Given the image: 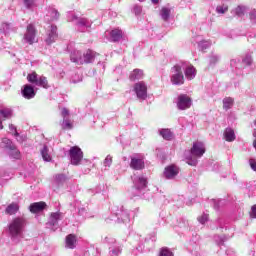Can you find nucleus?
<instances>
[{
    "instance_id": "1",
    "label": "nucleus",
    "mask_w": 256,
    "mask_h": 256,
    "mask_svg": "<svg viewBox=\"0 0 256 256\" xmlns=\"http://www.w3.org/2000/svg\"><path fill=\"white\" fill-rule=\"evenodd\" d=\"M27 225V219L24 217H15L8 225L9 234L12 237H19L23 234V229Z\"/></svg>"
},
{
    "instance_id": "2",
    "label": "nucleus",
    "mask_w": 256,
    "mask_h": 256,
    "mask_svg": "<svg viewBox=\"0 0 256 256\" xmlns=\"http://www.w3.org/2000/svg\"><path fill=\"white\" fill-rule=\"evenodd\" d=\"M69 156L71 165H81L83 161V150L79 146H72L69 150Z\"/></svg>"
},
{
    "instance_id": "3",
    "label": "nucleus",
    "mask_w": 256,
    "mask_h": 256,
    "mask_svg": "<svg viewBox=\"0 0 256 256\" xmlns=\"http://www.w3.org/2000/svg\"><path fill=\"white\" fill-rule=\"evenodd\" d=\"M24 41H26L28 45H33V43H37L39 41L37 39V28H35V25H27L26 33L24 34Z\"/></svg>"
},
{
    "instance_id": "4",
    "label": "nucleus",
    "mask_w": 256,
    "mask_h": 256,
    "mask_svg": "<svg viewBox=\"0 0 256 256\" xmlns=\"http://www.w3.org/2000/svg\"><path fill=\"white\" fill-rule=\"evenodd\" d=\"M174 73L171 76V83L173 85H184L185 84V76L183 75V70L181 66L175 65L173 67Z\"/></svg>"
},
{
    "instance_id": "5",
    "label": "nucleus",
    "mask_w": 256,
    "mask_h": 256,
    "mask_svg": "<svg viewBox=\"0 0 256 256\" xmlns=\"http://www.w3.org/2000/svg\"><path fill=\"white\" fill-rule=\"evenodd\" d=\"M134 92L138 99H142L144 101V99H147V84L143 81L137 82L134 84Z\"/></svg>"
},
{
    "instance_id": "6",
    "label": "nucleus",
    "mask_w": 256,
    "mask_h": 256,
    "mask_svg": "<svg viewBox=\"0 0 256 256\" xmlns=\"http://www.w3.org/2000/svg\"><path fill=\"white\" fill-rule=\"evenodd\" d=\"M177 107L181 111H185V109H190L191 108V97H189L187 94H180L178 96Z\"/></svg>"
},
{
    "instance_id": "7",
    "label": "nucleus",
    "mask_w": 256,
    "mask_h": 256,
    "mask_svg": "<svg viewBox=\"0 0 256 256\" xmlns=\"http://www.w3.org/2000/svg\"><path fill=\"white\" fill-rule=\"evenodd\" d=\"M190 153L193 157H203V155H205V144L199 141L194 142L190 149Z\"/></svg>"
},
{
    "instance_id": "8",
    "label": "nucleus",
    "mask_w": 256,
    "mask_h": 256,
    "mask_svg": "<svg viewBox=\"0 0 256 256\" xmlns=\"http://www.w3.org/2000/svg\"><path fill=\"white\" fill-rule=\"evenodd\" d=\"M97 57V52L87 49L82 54V65H89V63H93L95 61V58Z\"/></svg>"
},
{
    "instance_id": "9",
    "label": "nucleus",
    "mask_w": 256,
    "mask_h": 256,
    "mask_svg": "<svg viewBox=\"0 0 256 256\" xmlns=\"http://www.w3.org/2000/svg\"><path fill=\"white\" fill-rule=\"evenodd\" d=\"M177 175H179V167H177L175 164L167 166L164 170V177L166 179H175Z\"/></svg>"
},
{
    "instance_id": "10",
    "label": "nucleus",
    "mask_w": 256,
    "mask_h": 256,
    "mask_svg": "<svg viewBox=\"0 0 256 256\" xmlns=\"http://www.w3.org/2000/svg\"><path fill=\"white\" fill-rule=\"evenodd\" d=\"M70 61L76 65H83V53L79 50H74L70 54Z\"/></svg>"
},
{
    "instance_id": "11",
    "label": "nucleus",
    "mask_w": 256,
    "mask_h": 256,
    "mask_svg": "<svg viewBox=\"0 0 256 256\" xmlns=\"http://www.w3.org/2000/svg\"><path fill=\"white\" fill-rule=\"evenodd\" d=\"M47 207V203L40 201L34 202L29 206L30 213H41Z\"/></svg>"
},
{
    "instance_id": "12",
    "label": "nucleus",
    "mask_w": 256,
    "mask_h": 256,
    "mask_svg": "<svg viewBox=\"0 0 256 256\" xmlns=\"http://www.w3.org/2000/svg\"><path fill=\"white\" fill-rule=\"evenodd\" d=\"M131 169L135 171H141V169H145V162L143 159L132 158L130 162Z\"/></svg>"
},
{
    "instance_id": "13",
    "label": "nucleus",
    "mask_w": 256,
    "mask_h": 256,
    "mask_svg": "<svg viewBox=\"0 0 256 256\" xmlns=\"http://www.w3.org/2000/svg\"><path fill=\"white\" fill-rule=\"evenodd\" d=\"M22 95L25 99H33V97H35V89L33 86L26 84L22 90Z\"/></svg>"
},
{
    "instance_id": "14",
    "label": "nucleus",
    "mask_w": 256,
    "mask_h": 256,
    "mask_svg": "<svg viewBox=\"0 0 256 256\" xmlns=\"http://www.w3.org/2000/svg\"><path fill=\"white\" fill-rule=\"evenodd\" d=\"M110 37L114 43L121 41V39H123V30L118 29V28L112 30L110 32Z\"/></svg>"
},
{
    "instance_id": "15",
    "label": "nucleus",
    "mask_w": 256,
    "mask_h": 256,
    "mask_svg": "<svg viewBox=\"0 0 256 256\" xmlns=\"http://www.w3.org/2000/svg\"><path fill=\"white\" fill-rule=\"evenodd\" d=\"M77 245V236L74 234H69L66 236V247L68 249H75Z\"/></svg>"
},
{
    "instance_id": "16",
    "label": "nucleus",
    "mask_w": 256,
    "mask_h": 256,
    "mask_svg": "<svg viewBox=\"0 0 256 256\" xmlns=\"http://www.w3.org/2000/svg\"><path fill=\"white\" fill-rule=\"evenodd\" d=\"M184 73H185L186 79H188V81H192V79H195V76L197 75V70L195 69V67L193 65H189L185 69Z\"/></svg>"
},
{
    "instance_id": "17",
    "label": "nucleus",
    "mask_w": 256,
    "mask_h": 256,
    "mask_svg": "<svg viewBox=\"0 0 256 256\" xmlns=\"http://www.w3.org/2000/svg\"><path fill=\"white\" fill-rule=\"evenodd\" d=\"M144 76L143 74V70L141 69H134L130 75H129V79L131 81H139V79H142Z\"/></svg>"
},
{
    "instance_id": "18",
    "label": "nucleus",
    "mask_w": 256,
    "mask_h": 256,
    "mask_svg": "<svg viewBox=\"0 0 256 256\" xmlns=\"http://www.w3.org/2000/svg\"><path fill=\"white\" fill-rule=\"evenodd\" d=\"M55 39H57V28L56 26H52L48 38L46 39V43L51 45V43H55Z\"/></svg>"
},
{
    "instance_id": "19",
    "label": "nucleus",
    "mask_w": 256,
    "mask_h": 256,
    "mask_svg": "<svg viewBox=\"0 0 256 256\" xmlns=\"http://www.w3.org/2000/svg\"><path fill=\"white\" fill-rule=\"evenodd\" d=\"M36 87H43V89H49V80H47V77L40 76L38 78V81L36 82Z\"/></svg>"
},
{
    "instance_id": "20",
    "label": "nucleus",
    "mask_w": 256,
    "mask_h": 256,
    "mask_svg": "<svg viewBox=\"0 0 256 256\" xmlns=\"http://www.w3.org/2000/svg\"><path fill=\"white\" fill-rule=\"evenodd\" d=\"M224 137L229 143L235 141V131L231 128H226L224 131Z\"/></svg>"
},
{
    "instance_id": "21",
    "label": "nucleus",
    "mask_w": 256,
    "mask_h": 256,
    "mask_svg": "<svg viewBox=\"0 0 256 256\" xmlns=\"http://www.w3.org/2000/svg\"><path fill=\"white\" fill-rule=\"evenodd\" d=\"M19 211V204L17 203H11L10 205L7 206L5 213L7 215H15Z\"/></svg>"
},
{
    "instance_id": "22",
    "label": "nucleus",
    "mask_w": 256,
    "mask_h": 256,
    "mask_svg": "<svg viewBox=\"0 0 256 256\" xmlns=\"http://www.w3.org/2000/svg\"><path fill=\"white\" fill-rule=\"evenodd\" d=\"M38 80H39V74H37V72L35 71L27 75V81L32 85H37Z\"/></svg>"
},
{
    "instance_id": "23",
    "label": "nucleus",
    "mask_w": 256,
    "mask_h": 256,
    "mask_svg": "<svg viewBox=\"0 0 256 256\" xmlns=\"http://www.w3.org/2000/svg\"><path fill=\"white\" fill-rule=\"evenodd\" d=\"M160 135L166 141H171V139H173V132H171V130H169V129H162V130H160Z\"/></svg>"
},
{
    "instance_id": "24",
    "label": "nucleus",
    "mask_w": 256,
    "mask_h": 256,
    "mask_svg": "<svg viewBox=\"0 0 256 256\" xmlns=\"http://www.w3.org/2000/svg\"><path fill=\"white\" fill-rule=\"evenodd\" d=\"M233 98L231 97H226L223 99V109H225L226 111L231 109V107H233Z\"/></svg>"
},
{
    "instance_id": "25",
    "label": "nucleus",
    "mask_w": 256,
    "mask_h": 256,
    "mask_svg": "<svg viewBox=\"0 0 256 256\" xmlns=\"http://www.w3.org/2000/svg\"><path fill=\"white\" fill-rule=\"evenodd\" d=\"M41 156L43 158V161L49 162L51 161V155H49V148L47 146H44L41 150Z\"/></svg>"
},
{
    "instance_id": "26",
    "label": "nucleus",
    "mask_w": 256,
    "mask_h": 256,
    "mask_svg": "<svg viewBox=\"0 0 256 256\" xmlns=\"http://www.w3.org/2000/svg\"><path fill=\"white\" fill-rule=\"evenodd\" d=\"M0 115H2L3 119H11L13 112L9 108L0 109Z\"/></svg>"
},
{
    "instance_id": "27",
    "label": "nucleus",
    "mask_w": 256,
    "mask_h": 256,
    "mask_svg": "<svg viewBox=\"0 0 256 256\" xmlns=\"http://www.w3.org/2000/svg\"><path fill=\"white\" fill-rule=\"evenodd\" d=\"M170 15H171V9L165 8V7L161 9V17L164 21H169Z\"/></svg>"
},
{
    "instance_id": "28",
    "label": "nucleus",
    "mask_w": 256,
    "mask_h": 256,
    "mask_svg": "<svg viewBox=\"0 0 256 256\" xmlns=\"http://www.w3.org/2000/svg\"><path fill=\"white\" fill-rule=\"evenodd\" d=\"M50 219H51L52 225H55L57 221H60L61 213L60 212L51 213Z\"/></svg>"
},
{
    "instance_id": "29",
    "label": "nucleus",
    "mask_w": 256,
    "mask_h": 256,
    "mask_svg": "<svg viewBox=\"0 0 256 256\" xmlns=\"http://www.w3.org/2000/svg\"><path fill=\"white\" fill-rule=\"evenodd\" d=\"M10 155L11 157H13L14 159H19V157L21 156V152H19V150H17V148H15V146H12V148H10Z\"/></svg>"
},
{
    "instance_id": "30",
    "label": "nucleus",
    "mask_w": 256,
    "mask_h": 256,
    "mask_svg": "<svg viewBox=\"0 0 256 256\" xmlns=\"http://www.w3.org/2000/svg\"><path fill=\"white\" fill-rule=\"evenodd\" d=\"M159 256H173V252L167 247H163L160 250Z\"/></svg>"
},
{
    "instance_id": "31",
    "label": "nucleus",
    "mask_w": 256,
    "mask_h": 256,
    "mask_svg": "<svg viewBox=\"0 0 256 256\" xmlns=\"http://www.w3.org/2000/svg\"><path fill=\"white\" fill-rule=\"evenodd\" d=\"M216 10H217V13L224 14V13H227V11H229V6L223 4L221 6H217Z\"/></svg>"
},
{
    "instance_id": "32",
    "label": "nucleus",
    "mask_w": 256,
    "mask_h": 256,
    "mask_svg": "<svg viewBox=\"0 0 256 256\" xmlns=\"http://www.w3.org/2000/svg\"><path fill=\"white\" fill-rule=\"evenodd\" d=\"M235 13L237 17H243V15H245V7H242V6L236 7Z\"/></svg>"
},
{
    "instance_id": "33",
    "label": "nucleus",
    "mask_w": 256,
    "mask_h": 256,
    "mask_svg": "<svg viewBox=\"0 0 256 256\" xmlns=\"http://www.w3.org/2000/svg\"><path fill=\"white\" fill-rule=\"evenodd\" d=\"M138 181L140 185L138 189H145V187H147V178L140 177Z\"/></svg>"
},
{
    "instance_id": "34",
    "label": "nucleus",
    "mask_w": 256,
    "mask_h": 256,
    "mask_svg": "<svg viewBox=\"0 0 256 256\" xmlns=\"http://www.w3.org/2000/svg\"><path fill=\"white\" fill-rule=\"evenodd\" d=\"M199 223L204 225V223H207L209 221V214H202L200 217H198Z\"/></svg>"
},
{
    "instance_id": "35",
    "label": "nucleus",
    "mask_w": 256,
    "mask_h": 256,
    "mask_svg": "<svg viewBox=\"0 0 256 256\" xmlns=\"http://www.w3.org/2000/svg\"><path fill=\"white\" fill-rule=\"evenodd\" d=\"M2 143L5 145L4 147H7L8 149H12L14 147L13 142L8 138H3Z\"/></svg>"
},
{
    "instance_id": "36",
    "label": "nucleus",
    "mask_w": 256,
    "mask_h": 256,
    "mask_svg": "<svg viewBox=\"0 0 256 256\" xmlns=\"http://www.w3.org/2000/svg\"><path fill=\"white\" fill-rule=\"evenodd\" d=\"M243 63L245 65H251L253 63V58L251 56H246L244 59H243Z\"/></svg>"
},
{
    "instance_id": "37",
    "label": "nucleus",
    "mask_w": 256,
    "mask_h": 256,
    "mask_svg": "<svg viewBox=\"0 0 256 256\" xmlns=\"http://www.w3.org/2000/svg\"><path fill=\"white\" fill-rule=\"evenodd\" d=\"M64 125V129H73V123H71V120H65Z\"/></svg>"
},
{
    "instance_id": "38",
    "label": "nucleus",
    "mask_w": 256,
    "mask_h": 256,
    "mask_svg": "<svg viewBox=\"0 0 256 256\" xmlns=\"http://www.w3.org/2000/svg\"><path fill=\"white\" fill-rule=\"evenodd\" d=\"M249 164H250L251 169L253 171H256V161H255V159H250Z\"/></svg>"
},
{
    "instance_id": "39",
    "label": "nucleus",
    "mask_w": 256,
    "mask_h": 256,
    "mask_svg": "<svg viewBox=\"0 0 256 256\" xmlns=\"http://www.w3.org/2000/svg\"><path fill=\"white\" fill-rule=\"evenodd\" d=\"M69 110L67 108L62 109V117L65 119V117H68Z\"/></svg>"
},
{
    "instance_id": "40",
    "label": "nucleus",
    "mask_w": 256,
    "mask_h": 256,
    "mask_svg": "<svg viewBox=\"0 0 256 256\" xmlns=\"http://www.w3.org/2000/svg\"><path fill=\"white\" fill-rule=\"evenodd\" d=\"M252 213L251 216L254 217V219H256V204L252 206Z\"/></svg>"
},
{
    "instance_id": "41",
    "label": "nucleus",
    "mask_w": 256,
    "mask_h": 256,
    "mask_svg": "<svg viewBox=\"0 0 256 256\" xmlns=\"http://www.w3.org/2000/svg\"><path fill=\"white\" fill-rule=\"evenodd\" d=\"M52 17H53L54 19H59V12H57V10H54V11L52 12Z\"/></svg>"
},
{
    "instance_id": "42",
    "label": "nucleus",
    "mask_w": 256,
    "mask_h": 256,
    "mask_svg": "<svg viewBox=\"0 0 256 256\" xmlns=\"http://www.w3.org/2000/svg\"><path fill=\"white\" fill-rule=\"evenodd\" d=\"M104 165H105V166H107V165L109 166V158H106V159H105Z\"/></svg>"
},
{
    "instance_id": "43",
    "label": "nucleus",
    "mask_w": 256,
    "mask_h": 256,
    "mask_svg": "<svg viewBox=\"0 0 256 256\" xmlns=\"http://www.w3.org/2000/svg\"><path fill=\"white\" fill-rule=\"evenodd\" d=\"M0 129H3V121L0 119Z\"/></svg>"
},
{
    "instance_id": "44",
    "label": "nucleus",
    "mask_w": 256,
    "mask_h": 256,
    "mask_svg": "<svg viewBox=\"0 0 256 256\" xmlns=\"http://www.w3.org/2000/svg\"><path fill=\"white\" fill-rule=\"evenodd\" d=\"M29 3H30L29 1H26V2H25V6H26V7H29Z\"/></svg>"
},
{
    "instance_id": "45",
    "label": "nucleus",
    "mask_w": 256,
    "mask_h": 256,
    "mask_svg": "<svg viewBox=\"0 0 256 256\" xmlns=\"http://www.w3.org/2000/svg\"><path fill=\"white\" fill-rule=\"evenodd\" d=\"M112 253H113L115 256L119 255L115 250H113Z\"/></svg>"
},
{
    "instance_id": "46",
    "label": "nucleus",
    "mask_w": 256,
    "mask_h": 256,
    "mask_svg": "<svg viewBox=\"0 0 256 256\" xmlns=\"http://www.w3.org/2000/svg\"><path fill=\"white\" fill-rule=\"evenodd\" d=\"M157 3H158L157 1H154V4H155V5H157Z\"/></svg>"
},
{
    "instance_id": "47",
    "label": "nucleus",
    "mask_w": 256,
    "mask_h": 256,
    "mask_svg": "<svg viewBox=\"0 0 256 256\" xmlns=\"http://www.w3.org/2000/svg\"><path fill=\"white\" fill-rule=\"evenodd\" d=\"M152 1H159V0H152Z\"/></svg>"
}]
</instances>
